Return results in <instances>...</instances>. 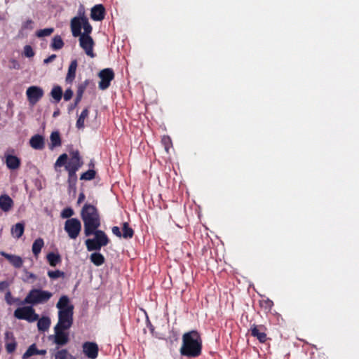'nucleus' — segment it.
I'll return each instance as SVG.
<instances>
[{
	"label": "nucleus",
	"mask_w": 359,
	"mask_h": 359,
	"mask_svg": "<svg viewBox=\"0 0 359 359\" xmlns=\"http://www.w3.org/2000/svg\"><path fill=\"white\" fill-rule=\"evenodd\" d=\"M64 42L60 35L55 36L52 39V43L50 44V48L54 50H60L63 48Z\"/></svg>",
	"instance_id": "33"
},
{
	"label": "nucleus",
	"mask_w": 359,
	"mask_h": 359,
	"mask_svg": "<svg viewBox=\"0 0 359 359\" xmlns=\"http://www.w3.org/2000/svg\"><path fill=\"white\" fill-rule=\"evenodd\" d=\"M43 90L41 87L32 86L26 90V95L29 104L35 105L43 96Z\"/></svg>",
	"instance_id": "10"
},
{
	"label": "nucleus",
	"mask_w": 359,
	"mask_h": 359,
	"mask_svg": "<svg viewBox=\"0 0 359 359\" xmlns=\"http://www.w3.org/2000/svg\"><path fill=\"white\" fill-rule=\"evenodd\" d=\"M48 276L50 278L56 279V278H58L64 277L65 273L63 271H60V270L48 271Z\"/></svg>",
	"instance_id": "41"
},
{
	"label": "nucleus",
	"mask_w": 359,
	"mask_h": 359,
	"mask_svg": "<svg viewBox=\"0 0 359 359\" xmlns=\"http://www.w3.org/2000/svg\"><path fill=\"white\" fill-rule=\"evenodd\" d=\"M266 327L264 325L252 324L250 327V334L260 343H265L267 339Z\"/></svg>",
	"instance_id": "12"
},
{
	"label": "nucleus",
	"mask_w": 359,
	"mask_h": 359,
	"mask_svg": "<svg viewBox=\"0 0 359 359\" xmlns=\"http://www.w3.org/2000/svg\"><path fill=\"white\" fill-rule=\"evenodd\" d=\"M150 330H151V332H153V330H154V327L151 325L150 326Z\"/></svg>",
	"instance_id": "58"
},
{
	"label": "nucleus",
	"mask_w": 359,
	"mask_h": 359,
	"mask_svg": "<svg viewBox=\"0 0 359 359\" xmlns=\"http://www.w3.org/2000/svg\"><path fill=\"white\" fill-rule=\"evenodd\" d=\"M90 83L89 79H86L83 82L79 84L76 91V102H80L83 93L86 90V88Z\"/></svg>",
	"instance_id": "25"
},
{
	"label": "nucleus",
	"mask_w": 359,
	"mask_h": 359,
	"mask_svg": "<svg viewBox=\"0 0 359 359\" xmlns=\"http://www.w3.org/2000/svg\"><path fill=\"white\" fill-rule=\"evenodd\" d=\"M46 259L51 266H55L62 261L60 255L54 252H49L46 256Z\"/></svg>",
	"instance_id": "30"
},
{
	"label": "nucleus",
	"mask_w": 359,
	"mask_h": 359,
	"mask_svg": "<svg viewBox=\"0 0 359 359\" xmlns=\"http://www.w3.org/2000/svg\"><path fill=\"white\" fill-rule=\"evenodd\" d=\"M13 206V201L7 194L0 196V209L4 212H8Z\"/></svg>",
	"instance_id": "19"
},
{
	"label": "nucleus",
	"mask_w": 359,
	"mask_h": 359,
	"mask_svg": "<svg viewBox=\"0 0 359 359\" xmlns=\"http://www.w3.org/2000/svg\"><path fill=\"white\" fill-rule=\"evenodd\" d=\"M203 340L197 330L187 332L182 335V343L180 349L181 355L194 358L201 355Z\"/></svg>",
	"instance_id": "2"
},
{
	"label": "nucleus",
	"mask_w": 359,
	"mask_h": 359,
	"mask_svg": "<svg viewBox=\"0 0 359 359\" xmlns=\"http://www.w3.org/2000/svg\"><path fill=\"white\" fill-rule=\"evenodd\" d=\"M12 62L13 63V67L15 69H19V67H20L19 64L15 60H13Z\"/></svg>",
	"instance_id": "53"
},
{
	"label": "nucleus",
	"mask_w": 359,
	"mask_h": 359,
	"mask_svg": "<svg viewBox=\"0 0 359 359\" xmlns=\"http://www.w3.org/2000/svg\"><path fill=\"white\" fill-rule=\"evenodd\" d=\"M96 176V172L93 169H89L86 172L82 173L80 176L81 180H92Z\"/></svg>",
	"instance_id": "36"
},
{
	"label": "nucleus",
	"mask_w": 359,
	"mask_h": 359,
	"mask_svg": "<svg viewBox=\"0 0 359 359\" xmlns=\"http://www.w3.org/2000/svg\"><path fill=\"white\" fill-rule=\"evenodd\" d=\"M98 76L100 79L99 88L104 90L109 87L111 81L114 79V72L111 69L106 68L101 70Z\"/></svg>",
	"instance_id": "9"
},
{
	"label": "nucleus",
	"mask_w": 359,
	"mask_h": 359,
	"mask_svg": "<svg viewBox=\"0 0 359 359\" xmlns=\"http://www.w3.org/2000/svg\"><path fill=\"white\" fill-rule=\"evenodd\" d=\"M73 96V91L71 88H67L64 93V99L65 101L69 100Z\"/></svg>",
	"instance_id": "45"
},
{
	"label": "nucleus",
	"mask_w": 359,
	"mask_h": 359,
	"mask_svg": "<svg viewBox=\"0 0 359 359\" xmlns=\"http://www.w3.org/2000/svg\"><path fill=\"white\" fill-rule=\"evenodd\" d=\"M71 29L72 35L77 37L82 34L90 36L92 32L93 27L88 22V19L83 13L82 16H76L71 20Z\"/></svg>",
	"instance_id": "4"
},
{
	"label": "nucleus",
	"mask_w": 359,
	"mask_h": 359,
	"mask_svg": "<svg viewBox=\"0 0 359 359\" xmlns=\"http://www.w3.org/2000/svg\"><path fill=\"white\" fill-rule=\"evenodd\" d=\"M51 97L55 100V102H59L62 97V89L60 86H55L50 91Z\"/></svg>",
	"instance_id": "32"
},
{
	"label": "nucleus",
	"mask_w": 359,
	"mask_h": 359,
	"mask_svg": "<svg viewBox=\"0 0 359 359\" xmlns=\"http://www.w3.org/2000/svg\"><path fill=\"white\" fill-rule=\"evenodd\" d=\"M0 255L5 257L15 268L19 269L22 266L23 259L21 257L15 255H11L4 251H1Z\"/></svg>",
	"instance_id": "16"
},
{
	"label": "nucleus",
	"mask_w": 359,
	"mask_h": 359,
	"mask_svg": "<svg viewBox=\"0 0 359 359\" xmlns=\"http://www.w3.org/2000/svg\"><path fill=\"white\" fill-rule=\"evenodd\" d=\"M79 103V102H76V99H75L74 101V104H71L69 107V111H71L72 110H73L78 105Z\"/></svg>",
	"instance_id": "51"
},
{
	"label": "nucleus",
	"mask_w": 359,
	"mask_h": 359,
	"mask_svg": "<svg viewBox=\"0 0 359 359\" xmlns=\"http://www.w3.org/2000/svg\"><path fill=\"white\" fill-rule=\"evenodd\" d=\"M105 8L102 4H97L91 9L90 17L95 21H101L104 18Z\"/></svg>",
	"instance_id": "17"
},
{
	"label": "nucleus",
	"mask_w": 359,
	"mask_h": 359,
	"mask_svg": "<svg viewBox=\"0 0 359 359\" xmlns=\"http://www.w3.org/2000/svg\"><path fill=\"white\" fill-rule=\"evenodd\" d=\"M86 198V196L83 192H81L79 195L77 203L80 204Z\"/></svg>",
	"instance_id": "50"
},
{
	"label": "nucleus",
	"mask_w": 359,
	"mask_h": 359,
	"mask_svg": "<svg viewBox=\"0 0 359 359\" xmlns=\"http://www.w3.org/2000/svg\"><path fill=\"white\" fill-rule=\"evenodd\" d=\"M111 231L117 237H119V238L122 237V233L118 226H113L111 229Z\"/></svg>",
	"instance_id": "47"
},
{
	"label": "nucleus",
	"mask_w": 359,
	"mask_h": 359,
	"mask_svg": "<svg viewBox=\"0 0 359 359\" xmlns=\"http://www.w3.org/2000/svg\"><path fill=\"white\" fill-rule=\"evenodd\" d=\"M68 156L67 154H61L56 160L54 167L56 169L57 167H62L67 163Z\"/></svg>",
	"instance_id": "38"
},
{
	"label": "nucleus",
	"mask_w": 359,
	"mask_h": 359,
	"mask_svg": "<svg viewBox=\"0 0 359 359\" xmlns=\"http://www.w3.org/2000/svg\"><path fill=\"white\" fill-rule=\"evenodd\" d=\"M68 173L67 185L68 191L69 192L75 193L76 191V183H77V170H66Z\"/></svg>",
	"instance_id": "18"
},
{
	"label": "nucleus",
	"mask_w": 359,
	"mask_h": 359,
	"mask_svg": "<svg viewBox=\"0 0 359 359\" xmlns=\"http://www.w3.org/2000/svg\"><path fill=\"white\" fill-rule=\"evenodd\" d=\"M79 36L80 46L88 56L94 57L95 55L93 53L94 41L93 38L87 34H82Z\"/></svg>",
	"instance_id": "11"
},
{
	"label": "nucleus",
	"mask_w": 359,
	"mask_h": 359,
	"mask_svg": "<svg viewBox=\"0 0 359 359\" xmlns=\"http://www.w3.org/2000/svg\"><path fill=\"white\" fill-rule=\"evenodd\" d=\"M56 57H57L56 55L53 54V55H50L49 57H48L47 58L44 59L43 63L48 64L50 62H52L56 58Z\"/></svg>",
	"instance_id": "49"
},
{
	"label": "nucleus",
	"mask_w": 359,
	"mask_h": 359,
	"mask_svg": "<svg viewBox=\"0 0 359 359\" xmlns=\"http://www.w3.org/2000/svg\"><path fill=\"white\" fill-rule=\"evenodd\" d=\"M55 359H76L74 355L68 352L67 349L58 350L54 354Z\"/></svg>",
	"instance_id": "34"
},
{
	"label": "nucleus",
	"mask_w": 359,
	"mask_h": 359,
	"mask_svg": "<svg viewBox=\"0 0 359 359\" xmlns=\"http://www.w3.org/2000/svg\"><path fill=\"white\" fill-rule=\"evenodd\" d=\"M24 54L27 57H32L34 55V51L31 46L26 45L24 48Z\"/></svg>",
	"instance_id": "42"
},
{
	"label": "nucleus",
	"mask_w": 359,
	"mask_h": 359,
	"mask_svg": "<svg viewBox=\"0 0 359 359\" xmlns=\"http://www.w3.org/2000/svg\"><path fill=\"white\" fill-rule=\"evenodd\" d=\"M67 330V329H62L60 327H55L54 331L55 334L53 336L54 343L57 346H65L69 341V334L65 331Z\"/></svg>",
	"instance_id": "13"
},
{
	"label": "nucleus",
	"mask_w": 359,
	"mask_h": 359,
	"mask_svg": "<svg viewBox=\"0 0 359 359\" xmlns=\"http://www.w3.org/2000/svg\"><path fill=\"white\" fill-rule=\"evenodd\" d=\"M90 262L96 266L102 265L105 262L104 257L100 252H95L90 256Z\"/></svg>",
	"instance_id": "27"
},
{
	"label": "nucleus",
	"mask_w": 359,
	"mask_h": 359,
	"mask_svg": "<svg viewBox=\"0 0 359 359\" xmlns=\"http://www.w3.org/2000/svg\"><path fill=\"white\" fill-rule=\"evenodd\" d=\"M13 303H18V304H24L23 303H22V302H20L19 298H13Z\"/></svg>",
	"instance_id": "54"
},
{
	"label": "nucleus",
	"mask_w": 359,
	"mask_h": 359,
	"mask_svg": "<svg viewBox=\"0 0 359 359\" xmlns=\"http://www.w3.org/2000/svg\"><path fill=\"white\" fill-rule=\"evenodd\" d=\"M46 354V350H45V349H41V350L37 349V354L36 355H44Z\"/></svg>",
	"instance_id": "52"
},
{
	"label": "nucleus",
	"mask_w": 359,
	"mask_h": 359,
	"mask_svg": "<svg viewBox=\"0 0 359 359\" xmlns=\"http://www.w3.org/2000/svg\"><path fill=\"white\" fill-rule=\"evenodd\" d=\"M74 215V211L72 208H65L61 212V217L70 219Z\"/></svg>",
	"instance_id": "40"
},
{
	"label": "nucleus",
	"mask_w": 359,
	"mask_h": 359,
	"mask_svg": "<svg viewBox=\"0 0 359 359\" xmlns=\"http://www.w3.org/2000/svg\"><path fill=\"white\" fill-rule=\"evenodd\" d=\"M33 21L31 19L27 20L25 22H23L22 25V29H33Z\"/></svg>",
	"instance_id": "44"
},
{
	"label": "nucleus",
	"mask_w": 359,
	"mask_h": 359,
	"mask_svg": "<svg viewBox=\"0 0 359 359\" xmlns=\"http://www.w3.org/2000/svg\"><path fill=\"white\" fill-rule=\"evenodd\" d=\"M65 231L71 239H76L81 231V223L77 218H70L66 220L64 226Z\"/></svg>",
	"instance_id": "7"
},
{
	"label": "nucleus",
	"mask_w": 359,
	"mask_h": 359,
	"mask_svg": "<svg viewBox=\"0 0 359 359\" xmlns=\"http://www.w3.org/2000/svg\"><path fill=\"white\" fill-rule=\"evenodd\" d=\"M59 114H60V111H59V109H57V111H55L53 112V117H56V116H57Z\"/></svg>",
	"instance_id": "55"
},
{
	"label": "nucleus",
	"mask_w": 359,
	"mask_h": 359,
	"mask_svg": "<svg viewBox=\"0 0 359 359\" xmlns=\"http://www.w3.org/2000/svg\"><path fill=\"white\" fill-rule=\"evenodd\" d=\"M53 32H54V28H53V27L39 29L36 32V36L39 38L48 36H50L51 34H53Z\"/></svg>",
	"instance_id": "39"
},
{
	"label": "nucleus",
	"mask_w": 359,
	"mask_h": 359,
	"mask_svg": "<svg viewBox=\"0 0 359 359\" xmlns=\"http://www.w3.org/2000/svg\"><path fill=\"white\" fill-rule=\"evenodd\" d=\"M9 287L8 282L4 280L0 282V292L4 291L6 289H7Z\"/></svg>",
	"instance_id": "48"
},
{
	"label": "nucleus",
	"mask_w": 359,
	"mask_h": 359,
	"mask_svg": "<svg viewBox=\"0 0 359 359\" xmlns=\"http://www.w3.org/2000/svg\"><path fill=\"white\" fill-rule=\"evenodd\" d=\"M29 276L30 278H35V276L33 273H29Z\"/></svg>",
	"instance_id": "57"
},
{
	"label": "nucleus",
	"mask_w": 359,
	"mask_h": 359,
	"mask_svg": "<svg viewBox=\"0 0 359 359\" xmlns=\"http://www.w3.org/2000/svg\"><path fill=\"white\" fill-rule=\"evenodd\" d=\"M78 66L76 60H73L68 68L67 74L66 76L65 81L67 83H72L76 77V71Z\"/></svg>",
	"instance_id": "21"
},
{
	"label": "nucleus",
	"mask_w": 359,
	"mask_h": 359,
	"mask_svg": "<svg viewBox=\"0 0 359 359\" xmlns=\"http://www.w3.org/2000/svg\"><path fill=\"white\" fill-rule=\"evenodd\" d=\"M122 231V237L125 239L132 238L134 236V230L130 226L128 222L123 223Z\"/></svg>",
	"instance_id": "29"
},
{
	"label": "nucleus",
	"mask_w": 359,
	"mask_h": 359,
	"mask_svg": "<svg viewBox=\"0 0 359 359\" xmlns=\"http://www.w3.org/2000/svg\"><path fill=\"white\" fill-rule=\"evenodd\" d=\"M56 307L58 309V321L55 327L69 330L73 324L74 305L67 295H62Z\"/></svg>",
	"instance_id": "3"
},
{
	"label": "nucleus",
	"mask_w": 359,
	"mask_h": 359,
	"mask_svg": "<svg viewBox=\"0 0 359 359\" xmlns=\"http://www.w3.org/2000/svg\"><path fill=\"white\" fill-rule=\"evenodd\" d=\"M15 318L20 320H25L29 323L35 322L39 319V315L35 313L32 306L18 308L13 313Z\"/></svg>",
	"instance_id": "6"
},
{
	"label": "nucleus",
	"mask_w": 359,
	"mask_h": 359,
	"mask_svg": "<svg viewBox=\"0 0 359 359\" xmlns=\"http://www.w3.org/2000/svg\"><path fill=\"white\" fill-rule=\"evenodd\" d=\"M37 348L35 344H33L30 345L25 353L23 354L22 358L23 359L28 358L32 355L37 354Z\"/></svg>",
	"instance_id": "37"
},
{
	"label": "nucleus",
	"mask_w": 359,
	"mask_h": 359,
	"mask_svg": "<svg viewBox=\"0 0 359 359\" xmlns=\"http://www.w3.org/2000/svg\"><path fill=\"white\" fill-rule=\"evenodd\" d=\"M83 351L86 357L90 359H95L98 355L99 348L96 343L86 341L83 343Z\"/></svg>",
	"instance_id": "14"
},
{
	"label": "nucleus",
	"mask_w": 359,
	"mask_h": 359,
	"mask_svg": "<svg viewBox=\"0 0 359 359\" xmlns=\"http://www.w3.org/2000/svg\"><path fill=\"white\" fill-rule=\"evenodd\" d=\"M11 234L14 238H20L25 231L24 222H18L13 225L11 228Z\"/></svg>",
	"instance_id": "23"
},
{
	"label": "nucleus",
	"mask_w": 359,
	"mask_h": 359,
	"mask_svg": "<svg viewBox=\"0 0 359 359\" xmlns=\"http://www.w3.org/2000/svg\"><path fill=\"white\" fill-rule=\"evenodd\" d=\"M161 142L164 145L166 151H168L170 146L172 144L170 138L168 136H163Z\"/></svg>",
	"instance_id": "43"
},
{
	"label": "nucleus",
	"mask_w": 359,
	"mask_h": 359,
	"mask_svg": "<svg viewBox=\"0 0 359 359\" xmlns=\"http://www.w3.org/2000/svg\"><path fill=\"white\" fill-rule=\"evenodd\" d=\"M260 307L265 311L269 312L273 306V302L271 299L266 298L259 301Z\"/></svg>",
	"instance_id": "35"
},
{
	"label": "nucleus",
	"mask_w": 359,
	"mask_h": 359,
	"mask_svg": "<svg viewBox=\"0 0 359 359\" xmlns=\"http://www.w3.org/2000/svg\"><path fill=\"white\" fill-rule=\"evenodd\" d=\"M13 298L12 297L11 291H9V290L7 291L5 294V300L6 302V303L9 305L13 304Z\"/></svg>",
	"instance_id": "46"
},
{
	"label": "nucleus",
	"mask_w": 359,
	"mask_h": 359,
	"mask_svg": "<svg viewBox=\"0 0 359 359\" xmlns=\"http://www.w3.org/2000/svg\"><path fill=\"white\" fill-rule=\"evenodd\" d=\"M81 218L83 223L85 236H95L93 238H88L85 241L88 251H99L101 248L109 244L110 241L106 233L98 229L101 225V217L95 205L85 203L81 210Z\"/></svg>",
	"instance_id": "1"
},
{
	"label": "nucleus",
	"mask_w": 359,
	"mask_h": 359,
	"mask_svg": "<svg viewBox=\"0 0 359 359\" xmlns=\"http://www.w3.org/2000/svg\"><path fill=\"white\" fill-rule=\"evenodd\" d=\"M50 144L49 145L50 149H53L55 147L61 146L62 141L60 135L58 131H53L50 136Z\"/></svg>",
	"instance_id": "24"
},
{
	"label": "nucleus",
	"mask_w": 359,
	"mask_h": 359,
	"mask_svg": "<svg viewBox=\"0 0 359 359\" xmlns=\"http://www.w3.org/2000/svg\"><path fill=\"white\" fill-rule=\"evenodd\" d=\"M70 158L65 165V170H79L83 165V161L78 149H71L69 151Z\"/></svg>",
	"instance_id": "8"
},
{
	"label": "nucleus",
	"mask_w": 359,
	"mask_h": 359,
	"mask_svg": "<svg viewBox=\"0 0 359 359\" xmlns=\"http://www.w3.org/2000/svg\"><path fill=\"white\" fill-rule=\"evenodd\" d=\"M53 294L47 290L41 289L31 290L22 303L31 305L44 304L49 301Z\"/></svg>",
	"instance_id": "5"
},
{
	"label": "nucleus",
	"mask_w": 359,
	"mask_h": 359,
	"mask_svg": "<svg viewBox=\"0 0 359 359\" xmlns=\"http://www.w3.org/2000/svg\"><path fill=\"white\" fill-rule=\"evenodd\" d=\"M88 114H89V110H88V107L84 109L81 111L80 116H79V118L76 121V126L79 129L84 128L85 120L88 116Z\"/></svg>",
	"instance_id": "31"
},
{
	"label": "nucleus",
	"mask_w": 359,
	"mask_h": 359,
	"mask_svg": "<svg viewBox=\"0 0 359 359\" xmlns=\"http://www.w3.org/2000/svg\"><path fill=\"white\" fill-rule=\"evenodd\" d=\"M43 245L44 241L41 238H36L32 244V250L35 257H38Z\"/></svg>",
	"instance_id": "26"
},
{
	"label": "nucleus",
	"mask_w": 359,
	"mask_h": 359,
	"mask_svg": "<svg viewBox=\"0 0 359 359\" xmlns=\"http://www.w3.org/2000/svg\"><path fill=\"white\" fill-rule=\"evenodd\" d=\"M29 144L33 149L41 150L45 145L44 138L41 135H35L31 137Z\"/></svg>",
	"instance_id": "20"
},
{
	"label": "nucleus",
	"mask_w": 359,
	"mask_h": 359,
	"mask_svg": "<svg viewBox=\"0 0 359 359\" xmlns=\"http://www.w3.org/2000/svg\"><path fill=\"white\" fill-rule=\"evenodd\" d=\"M37 321V327L39 331H46L50 325V320L48 317L39 318Z\"/></svg>",
	"instance_id": "28"
},
{
	"label": "nucleus",
	"mask_w": 359,
	"mask_h": 359,
	"mask_svg": "<svg viewBox=\"0 0 359 359\" xmlns=\"http://www.w3.org/2000/svg\"><path fill=\"white\" fill-rule=\"evenodd\" d=\"M6 163L9 169L15 170L20 167V160L17 156L9 154L6 157Z\"/></svg>",
	"instance_id": "22"
},
{
	"label": "nucleus",
	"mask_w": 359,
	"mask_h": 359,
	"mask_svg": "<svg viewBox=\"0 0 359 359\" xmlns=\"http://www.w3.org/2000/svg\"><path fill=\"white\" fill-rule=\"evenodd\" d=\"M5 348L6 352L9 354L13 353L16 350L17 342L13 336V334L10 332H6L5 334Z\"/></svg>",
	"instance_id": "15"
},
{
	"label": "nucleus",
	"mask_w": 359,
	"mask_h": 359,
	"mask_svg": "<svg viewBox=\"0 0 359 359\" xmlns=\"http://www.w3.org/2000/svg\"><path fill=\"white\" fill-rule=\"evenodd\" d=\"M88 165H89L90 168H92V169L94 168L95 164H94L93 160L90 161V162Z\"/></svg>",
	"instance_id": "56"
}]
</instances>
